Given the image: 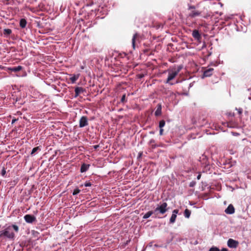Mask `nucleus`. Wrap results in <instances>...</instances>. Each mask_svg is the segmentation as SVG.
Instances as JSON below:
<instances>
[{
	"label": "nucleus",
	"instance_id": "f704fd0d",
	"mask_svg": "<svg viewBox=\"0 0 251 251\" xmlns=\"http://www.w3.org/2000/svg\"><path fill=\"white\" fill-rule=\"evenodd\" d=\"M17 121L16 119H13L12 121V124H13L16 121Z\"/></svg>",
	"mask_w": 251,
	"mask_h": 251
},
{
	"label": "nucleus",
	"instance_id": "dca6fc26",
	"mask_svg": "<svg viewBox=\"0 0 251 251\" xmlns=\"http://www.w3.org/2000/svg\"><path fill=\"white\" fill-rule=\"evenodd\" d=\"M26 24V21L25 19H22L20 21V25L22 28H25Z\"/></svg>",
	"mask_w": 251,
	"mask_h": 251
},
{
	"label": "nucleus",
	"instance_id": "4468645a",
	"mask_svg": "<svg viewBox=\"0 0 251 251\" xmlns=\"http://www.w3.org/2000/svg\"><path fill=\"white\" fill-rule=\"evenodd\" d=\"M89 166H90V165H89V164H83L81 165V168H80L81 172L83 173V172H85L86 171H87V170L88 169Z\"/></svg>",
	"mask_w": 251,
	"mask_h": 251
},
{
	"label": "nucleus",
	"instance_id": "a878e982",
	"mask_svg": "<svg viewBox=\"0 0 251 251\" xmlns=\"http://www.w3.org/2000/svg\"><path fill=\"white\" fill-rule=\"evenodd\" d=\"M236 110H237L239 114H241L242 113L243 110L242 108H238V109L236 108Z\"/></svg>",
	"mask_w": 251,
	"mask_h": 251
},
{
	"label": "nucleus",
	"instance_id": "393cba45",
	"mask_svg": "<svg viewBox=\"0 0 251 251\" xmlns=\"http://www.w3.org/2000/svg\"><path fill=\"white\" fill-rule=\"evenodd\" d=\"M209 251H220V250L217 247H212L209 249Z\"/></svg>",
	"mask_w": 251,
	"mask_h": 251
},
{
	"label": "nucleus",
	"instance_id": "b1692460",
	"mask_svg": "<svg viewBox=\"0 0 251 251\" xmlns=\"http://www.w3.org/2000/svg\"><path fill=\"white\" fill-rule=\"evenodd\" d=\"M40 148L39 147H35V148H34L32 150V151L31 152V154L32 155L35 152H36L38 150H40Z\"/></svg>",
	"mask_w": 251,
	"mask_h": 251
},
{
	"label": "nucleus",
	"instance_id": "0eeeda50",
	"mask_svg": "<svg viewBox=\"0 0 251 251\" xmlns=\"http://www.w3.org/2000/svg\"><path fill=\"white\" fill-rule=\"evenodd\" d=\"M178 209H175L173 211L172 215L171 217V218L170 219V223H174L176 221L177 214H178Z\"/></svg>",
	"mask_w": 251,
	"mask_h": 251
},
{
	"label": "nucleus",
	"instance_id": "f8f14e48",
	"mask_svg": "<svg viewBox=\"0 0 251 251\" xmlns=\"http://www.w3.org/2000/svg\"><path fill=\"white\" fill-rule=\"evenodd\" d=\"M139 37V34L137 33H135L132 39V46L133 49H135V43L137 38Z\"/></svg>",
	"mask_w": 251,
	"mask_h": 251
},
{
	"label": "nucleus",
	"instance_id": "4c0bfd02",
	"mask_svg": "<svg viewBox=\"0 0 251 251\" xmlns=\"http://www.w3.org/2000/svg\"><path fill=\"white\" fill-rule=\"evenodd\" d=\"M4 68H5L4 67L0 65V69H4Z\"/></svg>",
	"mask_w": 251,
	"mask_h": 251
},
{
	"label": "nucleus",
	"instance_id": "f257e3e1",
	"mask_svg": "<svg viewBox=\"0 0 251 251\" xmlns=\"http://www.w3.org/2000/svg\"><path fill=\"white\" fill-rule=\"evenodd\" d=\"M12 227L13 228L14 230L16 232H18L19 231V227L15 225H13L12 226ZM11 226H8L4 230L2 231V232L0 234V237L2 236V235H4L6 236V237L9 238V239H13L15 237V234L13 232H11L10 230L11 229Z\"/></svg>",
	"mask_w": 251,
	"mask_h": 251
},
{
	"label": "nucleus",
	"instance_id": "f3484780",
	"mask_svg": "<svg viewBox=\"0 0 251 251\" xmlns=\"http://www.w3.org/2000/svg\"><path fill=\"white\" fill-rule=\"evenodd\" d=\"M79 75H73L71 77H70V80L72 82V83H75L77 79L79 78Z\"/></svg>",
	"mask_w": 251,
	"mask_h": 251
},
{
	"label": "nucleus",
	"instance_id": "423d86ee",
	"mask_svg": "<svg viewBox=\"0 0 251 251\" xmlns=\"http://www.w3.org/2000/svg\"><path fill=\"white\" fill-rule=\"evenodd\" d=\"M88 124V120L86 117L85 116H82L80 120H79V126L80 127H83L86 126H87Z\"/></svg>",
	"mask_w": 251,
	"mask_h": 251
},
{
	"label": "nucleus",
	"instance_id": "5701e85b",
	"mask_svg": "<svg viewBox=\"0 0 251 251\" xmlns=\"http://www.w3.org/2000/svg\"><path fill=\"white\" fill-rule=\"evenodd\" d=\"M165 125V122L164 120H161L159 122V127L160 128H163Z\"/></svg>",
	"mask_w": 251,
	"mask_h": 251
},
{
	"label": "nucleus",
	"instance_id": "f03ea898",
	"mask_svg": "<svg viewBox=\"0 0 251 251\" xmlns=\"http://www.w3.org/2000/svg\"><path fill=\"white\" fill-rule=\"evenodd\" d=\"M180 70L181 68L179 67L177 69H174L172 70H168V75L165 83H169L170 85H173V83H171L170 81L175 78V77L179 73Z\"/></svg>",
	"mask_w": 251,
	"mask_h": 251
},
{
	"label": "nucleus",
	"instance_id": "bb28decb",
	"mask_svg": "<svg viewBox=\"0 0 251 251\" xmlns=\"http://www.w3.org/2000/svg\"><path fill=\"white\" fill-rule=\"evenodd\" d=\"M79 192V190H78V189H76V190H74V192H73V194L74 195H76V194H78Z\"/></svg>",
	"mask_w": 251,
	"mask_h": 251
},
{
	"label": "nucleus",
	"instance_id": "4be33fe9",
	"mask_svg": "<svg viewBox=\"0 0 251 251\" xmlns=\"http://www.w3.org/2000/svg\"><path fill=\"white\" fill-rule=\"evenodd\" d=\"M164 93L169 97H171L172 96L174 95V93L169 90H165Z\"/></svg>",
	"mask_w": 251,
	"mask_h": 251
},
{
	"label": "nucleus",
	"instance_id": "c9c22d12",
	"mask_svg": "<svg viewBox=\"0 0 251 251\" xmlns=\"http://www.w3.org/2000/svg\"><path fill=\"white\" fill-rule=\"evenodd\" d=\"M125 98V95H124V96H123V97H122V99H121V100H122V101H124V100Z\"/></svg>",
	"mask_w": 251,
	"mask_h": 251
},
{
	"label": "nucleus",
	"instance_id": "6ab92c4d",
	"mask_svg": "<svg viewBox=\"0 0 251 251\" xmlns=\"http://www.w3.org/2000/svg\"><path fill=\"white\" fill-rule=\"evenodd\" d=\"M191 211L188 209H186L184 211V216L186 218H189L191 215Z\"/></svg>",
	"mask_w": 251,
	"mask_h": 251
},
{
	"label": "nucleus",
	"instance_id": "a211bd4d",
	"mask_svg": "<svg viewBox=\"0 0 251 251\" xmlns=\"http://www.w3.org/2000/svg\"><path fill=\"white\" fill-rule=\"evenodd\" d=\"M12 30L10 29L7 28L3 30V34L5 36H8L11 34Z\"/></svg>",
	"mask_w": 251,
	"mask_h": 251
},
{
	"label": "nucleus",
	"instance_id": "7c9ffc66",
	"mask_svg": "<svg viewBox=\"0 0 251 251\" xmlns=\"http://www.w3.org/2000/svg\"><path fill=\"white\" fill-rule=\"evenodd\" d=\"M231 134L233 135V136H238L239 135V134L237 132H231Z\"/></svg>",
	"mask_w": 251,
	"mask_h": 251
},
{
	"label": "nucleus",
	"instance_id": "1a4fd4ad",
	"mask_svg": "<svg viewBox=\"0 0 251 251\" xmlns=\"http://www.w3.org/2000/svg\"><path fill=\"white\" fill-rule=\"evenodd\" d=\"M214 69L213 68H209L206 70L203 73V77H209L212 74Z\"/></svg>",
	"mask_w": 251,
	"mask_h": 251
},
{
	"label": "nucleus",
	"instance_id": "20e7f679",
	"mask_svg": "<svg viewBox=\"0 0 251 251\" xmlns=\"http://www.w3.org/2000/svg\"><path fill=\"white\" fill-rule=\"evenodd\" d=\"M227 244L228 247L230 248H236L238 246L239 242L232 239H229L227 241Z\"/></svg>",
	"mask_w": 251,
	"mask_h": 251
},
{
	"label": "nucleus",
	"instance_id": "e433bc0d",
	"mask_svg": "<svg viewBox=\"0 0 251 251\" xmlns=\"http://www.w3.org/2000/svg\"><path fill=\"white\" fill-rule=\"evenodd\" d=\"M189 9H195V7L194 6H191L189 7Z\"/></svg>",
	"mask_w": 251,
	"mask_h": 251
},
{
	"label": "nucleus",
	"instance_id": "9b49d317",
	"mask_svg": "<svg viewBox=\"0 0 251 251\" xmlns=\"http://www.w3.org/2000/svg\"><path fill=\"white\" fill-rule=\"evenodd\" d=\"M22 69V67L21 66H18L17 67H13V68H7L6 69L7 70L11 71L12 72H17L21 71Z\"/></svg>",
	"mask_w": 251,
	"mask_h": 251
},
{
	"label": "nucleus",
	"instance_id": "cd10ccee",
	"mask_svg": "<svg viewBox=\"0 0 251 251\" xmlns=\"http://www.w3.org/2000/svg\"><path fill=\"white\" fill-rule=\"evenodd\" d=\"M5 174H6V171H5V169L3 168L1 171V175L2 176H4L5 175Z\"/></svg>",
	"mask_w": 251,
	"mask_h": 251
},
{
	"label": "nucleus",
	"instance_id": "2eb2a0df",
	"mask_svg": "<svg viewBox=\"0 0 251 251\" xmlns=\"http://www.w3.org/2000/svg\"><path fill=\"white\" fill-rule=\"evenodd\" d=\"M75 91V97L78 96L81 92H83V88L81 87H76Z\"/></svg>",
	"mask_w": 251,
	"mask_h": 251
},
{
	"label": "nucleus",
	"instance_id": "7ed1b4c3",
	"mask_svg": "<svg viewBox=\"0 0 251 251\" xmlns=\"http://www.w3.org/2000/svg\"><path fill=\"white\" fill-rule=\"evenodd\" d=\"M168 209V204L167 202H164L158 205L154 210L155 213H159L161 214H164Z\"/></svg>",
	"mask_w": 251,
	"mask_h": 251
},
{
	"label": "nucleus",
	"instance_id": "39448f33",
	"mask_svg": "<svg viewBox=\"0 0 251 251\" xmlns=\"http://www.w3.org/2000/svg\"><path fill=\"white\" fill-rule=\"evenodd\" d=\"M24 219L27 223H32L36 221L35 217L29 214L25 215L24 216Z\"/></svg>",
	"mask_w": 251,
	"mask_h": 251
},
{
	"label": "nucleus",
	"instance_id": "72a5a7b5",
	"mask_svg": "<svg viewBox=\"0 0 251 251\" xmlns=\"http://www.w3.org/2000/svg\"><path fill=\"white\" fill-rule=\"evenodd\" d=\"M221 251H228L227 249L223 248L221 250Z\"/></svg>",
	"mask_w": 251,
	"mask_h": 251
},
{
	"label": "nucleus",
	"instance_id": "ea45409f",
	"mask_svg": "<svg viewBox=\"0 0 251 251\" xmlns=\"http://www.w3.org/2000/svg\"><path fill=\"white\" fill-rule=\"evenodd\" d=\"M5 1H8L9 0H5Z\"/></svg>",
	"mask_w": 251,
	"mask_h": 251
},
{
	"label": "nucleus",
	"instance_id": "6e6552de",
	"mask_svg": "<svg viewBox=\"0 0 251 251\" xmlns=\"http://www.w3.org/2000/svg\"><path fill=\"white\" fill-rule=\"evenodd\" d=\"M225 212L227 214H232L235 212V209L232 204H229Z\"/></svg>",
	"mask_w": 251,
	"mask_h": 251
},
{
	"label": "nucleus",
	"instance_id": "c85d7f7f",
	"mask_svg": "<svg viewBox=\"0 0 251 251\" xmlns=\"http://www.w3.org/2000/svg\"><path fill=\"white\" fill-rule=\"evenodd\" d=\"M84 186H86V187H89V186H91V183L89 182H86L84 184Z\"/></svg>",
	"mask_w": 251,
	"mask_h": 251
},
{
	"label": "nucleus",
	"instance_id": "412c9836",
	"mask_svg": "<svg viewBox=\"0 0 251 251\" xmlns=\"http://www.w3.org/2000/svg\"><path fill=\"white\" fill-rule=\"evenodd\" d=\"M153 214V212L151 211H150L146 213L143 217V219H147L149 218L152 214Z\"/></svg>",
	"mask_w": 251,
	"mask_h": 251
},
{
	"label": "nucleus",
	"instance_id": "58836bf2",
	"mask_svg": "<svg viewBox=\"0 0 251 251\" xmlns=\"http://www.w3.org/2000/svg\"><path fill=\"white\" fill-rule=\"evenodd\" d=\"M154 140H153V139H152V140H151L150 141V143H154Z\"/></svg>",
	"mask_w": 251,
	"mask_h": 251
},
{
	"label": "nucleus",
	"instance_id": "473e14b6",
	"mask_svg": "<svg viewBox=\"0 0 251 251\" xmlns=\"http://www.w3.org/2000/svg\"><path fill=\"white\" fill-rule=\"evenodd\" d=\"M201 177V175L200 174H199L198 175V176H197V179H198V180H199V179H200Z\"/></svg>",
	"mask_w": 251,
	"mask_h": 251
},
{
	"label": "nucleus",
	"instance_id": "aec40b11",
	"mask_svg": "<svg viewBox=\"0 0 251 251\" xmlns=\"http://www.w3.org/2000/svg\"><path fill=\"white\" fill-rule=\"evenodd\" d=\"M161 113V105H159L158 107L157 108L155 112V116H159Z\"/></svg>",
	"mask_w": 251,
	"mask_h": 251
},
{
	"label": "nucleus",
	"instance_id": "ddd939ff",
	"mask_svg": "<svg viewBox=\"0 0 251 251\" xmlns=\"http://www.w3.org/2000/svg\"><path fill=\"white\" fill-rule=\"evenodd\" d=\"M193 37L196 39H200L201 38V35L198 30H194L192 33Z\"/></svg>",
	"mask_w": 251,
	"mask_h": 251
},
{
	"label": "nucleus",
	"instance_id": "2f4dec72",
	"mask_svg": "<svg viewBox=\"0 0 251 251\" xmlns=\"http://www.w3.org/2000/svg\"><path fill=\"white\" fill-rule=\"evenodd\" d=\"M163 128H160L159 134H160V135H162L163 134Z\"/></svg>",
	"mask_w": 251,
	"mask_h": 251
},
{
	"label": "nucleus",
	"instance_id": "c756f323",
	"mask_svg": "<svg viewBox=\"0 0 251 251\" xmlns=\"http://www.w3.org/2000/svg\"><path fill=\"white\" fill-rule=\"evenodd\" d=\"M195 185V182L192 181L190 183L189 186H190V187H193Z\"/></svg>",
	"mask_w": 251,
	"mask_h": 251
},
{
	"label": "nucleus",
	"instance_id": "9d476101",
	"mask_svg": "<svg viewBox=\"0 0 251 251\" xmlns=\"http://www.w3.org/2000/svg\"><path fill=\"white\" fill-rule=\"evenodd\" d=\"M201 14V12L198 10H193L189 14V16L190 18H195L196 17L200 16Z\"/></svg>",
	"mask_w": 251,
	"mask_h": 251
}]
</instances>
